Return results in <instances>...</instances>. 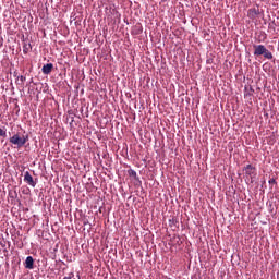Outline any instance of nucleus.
<instances>
[{
	"label": "nucleus",
	"mask_w": 279,
	"mask_h": 279,
	"mask_svg": "<svg viewBox=\"0 0 279 279\" xmlns=\"http://www.w3.org/2000/svg\"><path fill=\"white\" fill-rule=\"evenodd\" d=\"M27 141H29V135H21V133H16L10 137L9 143L16 145V147H24Z\"/></svg>",
	"instance_id": "obj_1"
},
{
	"label": "nucleus",
	"mask_w": 279,
	"mask_h": 279,
	"mask_svg": "<svg viewBox=\"0 0 279 279\" xmlns=\"http://www.w3.org/2000/svg\"><path fill=\"white\" fill-rule=\"evenodd\" d=\"M254 56H264L267 60H271L274 54L264 45H254Z\"/></svg>",
	"instance_id": "obj_2"
},
{
	"label": "nucleus",
	"mask_w": 279,
	"mask_h": 279,
	"mask_svg": "<svg viewBox=\"0 0 279 279\" xmlns=\"http://www.w3.org/2000/svg\"><path fill=\"white\" fill-rule=\"evenodd\" d=\"M24 182L28 184V186H32L33 189L36 187V181H34V177L29 173V171H26L24 173Z\"/></svg>",
	"instance_id": "obj_3"
},
{
	"label": "nucleus",
	"mask_w": 279,
	"mask_h": 279,
	"mask_svg": "<svg viewBox=\"0 0 279 279\" xmlns=\"http://www.w3.org/2000/svg\"><path fill=\"white\" fill-rule=\"evenodd\" d=\"M243 171L246 175H250V178H256V168L252 165H247L244 167Z\"/></svg>",
	"instance_id": "obj_4"
},
{
	"label": "nucleus",
	"mask_w": 279,
	"mask_h": 279,
	"mask_svg": "<svg viewBox=\"0 0 279 279\" xmlns=\"http://www.w3.org/2000/svg\"><path fill=\"white\" fill-rule=\"evenodd\" d=\"M260 14V10L258 8H251L247 11L248 19H256Z\"/></svg>",
	"instance_id": "obj_5"
},
{
	"label": "nucleus",
	"mask_w": 279,
	"mask_h": 279,
	"mask_svg": "<svg viewBox=\"0 0 279 279\" xmlns=\"http://www.w3.org/2000/svg\"><path fill=\"white\" fill-rule=\"evenodd\" d=\"M51 71H53V63H47L41 68L44 75H50Z\"/></svg>",
	"instance_id": "obj_6"
},
{
	"label": "nucleus",
	"mask_w": 279,
	"mask_h": 279,
	"mask_svg": "<svg viewBox=\"0 0 279 279\" xmlns=\"http://www.w3.org/2000/svg\"><path fill=\"white\" fill-rule=\"evenodd\" d=\"M24 267L25 269H34V257L32 256L26 257Z\"/></svg>",
	"instance_id": "obj_7"
},
{
	"label": "nucleus",
	"mask_w": 279,
	"mask_h": 279,
	"mask_svg": "<svg viewBox=\"0 0 279 279\" xmlns=\"http://www.w3.org/2000/svg\"><path fill=\"white\" fill-rule=\"evenodd\" d=\"M128 174L130 178H134V180H138V175L136 174V170L130 169L128 170Z\"/></svg>",
	"instance_id": "obj_8"
},
{
	"label": "nucleus",
	"mask_w": 279,
	"mask_h": 279,
	"mask_svg": "<svg viewBox=\"0 0 279 279\" xmlns=\"http://www.w3.org/2000/svg\"><path fill=\"white\" fill-rule=\"evenodd\" d=\"M31 50H32V45L31 44H24L23 52L24 53H29Z\"/></svg>",
	"instance_id": "obj_9"
},
{
	"label": "nucleus",
	"mask_w": 279,
	"mask_h": 279,
	"mask_svg": "<svg viewBox=\"0 0 279 279\" xmlns=\"http://www.w3.org/2000/svg\"><path fill=\"white\" fill-rule=\"evenodd\" d=\"M25 80H26V77L23 75L17 77V82H20V84H25Z\"/></svg>",
	"instance_id": "obj_10"
},
{
	"label": "nucleus",
	"mask_w": 279,
	"mask_h": 279,
	"mask_svg": "<svg viewBox=\"0 0 279 279\" xmlns=\"http://www.w3.org/2000/svg\"><path fill=\"white\" fill-rule=\"evenodd\" d=\"M0 136H3L4 138H5V136H7L5 130H3V129H1V128H0Z\"/></svg>",
	"instance_id": "obj_11"
}]
</instances>
